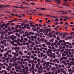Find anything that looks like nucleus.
Wrapping results in <instances>:
<instances>
[{
    "label": "nucleus",
    "instance_id": "f257e3e1",
    "mask_svg": "<svg viewBox=\"0 0 74 74\" xmlns=\"http://www.w3.org/2000/svg\"><path fill=\"white\" fill-rule=\"evenodd\" d=\"M12 59L13 60V62H16V60H18V59L16 58V55H15L12 58Z\"/></svg>",
    "mask_w": 74,
    "mask_h": 74
},
{
    "label": "nucleus",
    "instance_id": "f03ea898",
    "mask_svg": "<svg viewBox=\"0 0 74 74\" xmlns=\"http://www.w3.org/2000/svg\"><path fill=\"white\" fill-rule=\"evenodd\" d=\"M67 56L68 58H73V55L71 54V52H69V55H68Z\"/></svg>",
    "mask_w": 74,
    "mask_h": 74
},
{
    "label": "nucleus",
    "instance_id": "7ed1b4c3",
    "mask_svg": "<svg viewBox=\"0 0 74 74\" xmlns=\"http://www.w3.org/2000/svg\"><path fill=\"white\" fill-rule=\"evenodd\" d=\"M10 7L9 5H7L6 6H3V5H1L0 8H4V7Z\"/></svg>",
    "mask_w": 74,
    "mask_h": 74
},
{
    "label": "nucleus",
    "instance_id": "20e7f679",
    "mask_svg": "<svg viewBox=\"0 0 74 74\" xmlns=\"http://www.w3.org/2000/svg\"><path fill=\"white\" fill-rule=\"evenodd\" d=\"M46 45H48L50 46V45H51V42H47L46 43Z\"/></svg>",
    "mask_w": 74,
    "mask_h": 74
},
{
    "label": "nucleus",
    "instance_id": "39448f33",
    "mask_svg": "<svg viewBox=\"0 0 74 74\" xmlns=\"http://www.w3.org/2000/svg\"><path fill=\"white\" fill-rule=\"evenodd\" d=\"M64 19H69V18H71L72 19H74V18L73 17H67V16L66 18H63Z\"/></svg>",
    "mask_w": 74,
    "mask_h": 74
},
{
    "label": "nucleus",
    "instance_id": "423d86ee",
    "mask_svg": "<svg viewBox=\"0 0 74 74\" xmlns=\"http://www.w3.org/2000/svg\"><path fill=\"white\" fill-rule=\"evenodd\" d=\"M48 51L49 52V53H52V51H51V49H48Z\"/></svg>",
    "mask_w": 74,
    "mask_h": 74
},
{
    "label": "nucleus",
    "instance_id": "0eeeda50",
    "mask_svg": "<svg viewBox=\"0 0 74 74\" xmlns=\"http://www.w3.org/2000/svg\"><path fill=\"white\" fill-rule=\"evenodd\" d=\"M62 58L63 59H65V60H66V59H67V57H64V56H63L62 57Z\"/></svg>",
    "mask_w": 74,
    "mask_h": 74
},
{
    "label": "nucleus",
    "instance_id": "6e6552de",
    "mask_svg": "<svg viewBox=\"0 0 74 74\" xmlns=\"http://www.w3.org/2000/svg\"><path fill=\"white\" fill-rule=\"evenodd\" d=\"M45 30H47V31H49V33H50V32H51V31H50V30H51V29H45Z\"/></svg>",
    "mask_w": 74,
    "mask_h": 74
},
{
    "label": "nucleus",
    "instance_id": "1a4fd4ad",
    "mask_svg": "<svg viewBox=\"0 0 74 74\" xmlns=\"http://www.w3.org/2000/svg\"><path fill=\"white\" fill-rule=\"evenodd\" d=\"M11 21H8V22H9L10 23H12V22H14V20H11Z\"/></svg>",
    "mask_w": 74,
    "mask_h": 74
},
{
    "label": "nucleus",
    "instance_id": "9d476101",
    "mask_svg": "<svg viewBox=\"0 0 74 74\" xmlns=\"http://www.w3.org/2000/svg\"><path fill=\"white\" fill-rule=\"evenodd\" d=\"M25 58H30V55L29 56H28L27 55H26L25 56Z\"/></svg>",
    "mask_w": 74,
    "mask_h": 74
},
{
    "label": "nucleus",
    "instance_id": "9b49d317",
    "mask_svg": "<svg viewBox=\"0 0 74 74\" xmlns=\"http://www.w3.org/2000/svg\"><path fill=\"white\" fill-rule=\"evenodd\" d=\"M56 1H58L57 3L58 4H59V3H60V1L59 0H56Z\"/></svg>",
    "mask_w": 74,
    "mask_h": 74
},
{
    "label": "nucleus",
    "instance_id": "f8f14e48",
    "mask_svg": "<svg viewBox=\"0 0 74 74\" xmlns=\"http://www.w3.org/2000/svg\"><path fill=\"white\" fill-rule=\"evenodd\" d=\"M16 36H18V37H20V35L19 34H18V33H16Z\"/></svg>",
    "mask_w": 74,
    "mask_h": 74
},
{
    "label": "nucleus",
    "instance_id": "ddd939ff",
    "mask_svg": "<svg viewBox=\"0 0 74 74\" xmlns=\"http://www.w3.org/2000/svg\"><path fill=\"white\" fill-rule=\"evenodd\" d=\"M50 64V62H48L46 64V66H49V64Z\"/></svg>",
    "mask_w": 74,
    "mask_h": 74
},
{
    "label": "nucleus",
    "instance_id": "4468645a",
    "mask_svg": "<svg viewBox=\"0 0 74 74\" xmlns=\"http://www.w3.org/2000/svg\"><path fill=\"white\" fill-rule=\"evenodd\" d=\"M59 12H64L65 13H67V12H64V11H59Z\"/></svg>",
    "mask_w": 74,
    "mask_h": 74
},
{
    "label": "nucleus",
    "instance_id": "2eb2a0df",
    "mask_svg": "<svg viewBox=\"0 0 74 74\" xmlns=\"http://www.w3.org/2000/svg\"><path fill=\"white\" fill-rule=\"evenodd\" d=\"M18 32H19L20 34H22V32H21V29H19L18 30Z\"/></svg>",
    "mask_w": 74,
    "mask_h": 74
},
{
    "label": "nucleus",
    "instance_id": "dca6fc26",
    "mask_svg": "<svg viewBox=\"0 0 74 74\" xmlns=\"http://www.w3.org/2000/svg\"><path fill=\"white\" fill-rule=\"evenodd\" d=\"M60 18L62 17V18H66L67 16H60Z\"/></svg>",
    "mask_w": 74,
    "mask_h": 74
},
{
    "label": "nucleus",
    "instance_id": "f3484780",
    "mask_svg": "<svg viewBox=\"0 0 74 74\" xmlns=\"http://www.w3.org/2000/svg\"><path fill=\"white\" fill-rule=\"evenodd\" d=\"M19 54H20V55H23V54H22V51H20L19 52Z\"/></svg>",
    "mask_w": 74,
    "mask_h": 74
},
{
    "label": "nucleus",
    "instance_id": "a211bd4d",
    "mask_svg": "<svg viewBox=\"0 0 74 74\" xmlns=\"http://www.w3.org/2000/svg\"><path fill=\"white\" fill-rule=\"evenodd\" d=\"M60 37H57V40L58 41H59L60 40Z\"/></svg>",
    "mask_w": 74,
    "mask_h": 74
},
{
    "label": "nucleus",
    "instance_id": "6ab92c4d",
    "mask_svg": "<svg viewBox=\"0 0 74 74\" xmlns=\"http://www.w3.org/2000/svg\"><path fill=\"white\" fill-rule=\"evenodd\" d=\"M5 25H7V24H3L2 25V26L3 27V26H5Z\"/></svg>",
    "mask_w": 74,
    "mask_h": 74
},
{
    "label": "nucleus",
    "instance_id": "aec40b11",
    "mask_svg": "<svg viewBox=\"0 0 74 74\" xmlns=\"http://www.w3.org/2000/svg\"><path fill=\"white\" fill-rule=\"evenodd\" d=\"M6 69L7 70H8V71H10V70H11V68H7Z\"/></svg>",
    "mask_w": 74,
    "mask_h": 74
},
{
    "label": "nucleus",
    "instance_id": "412c9836",
    "mask_svg": "<svg viewBox=\"0 0 74 74\" xmlns=\"http://www.w3.org/2000/svg\"><path fill=\"white\" fill-rule=\"evenodd\" d=\"M59 33V32H57L56 33V35H58Z\"/></svg>",
    "mask_w": 74,
    "mask_h": 74
},
{
    "label": "nucleus",
    "instance_id": "4be33fe9",
    "mask_svg": "<svg viewBox=\"0 0 74 74\" xmlns=\"http://www.w3.org/2000/svg\"><path fill=\"white\" fill-rule=\"evenodd\" d=\"M8 56H9V57H12V56H13L11 54H9L8 55Z\"/></svg>",
    "mask_w": 74,
    "mask_h": 74
},
{
    "label": "nucleus",
    "instance_id": "5701e85b",
    "mask_svg": "<svg viewBox=\"0 0 74 74\" xmlns=\"http://www.w3.org/2000/svg\"><path fill=\"white\" fill-rule=\"evenodd\" d=\"M28 66L29 67H32V65H31V64H28Z\"/></svg>",
    "mask_w": 74,
    "mask_h": 74
},
{
    "label": "nucleus",
    "instance_id": "b1692460",
    "mask_svg": "<svg viewBox=\"0 0 74 74\" xmlns=\"http://www.w3.org/2000/svg\"><path fill=\"white\" fill-rule=\"evenodd\" d=\"M17 66H18V64L15 63V67H17Z\"/></svg>",
    "mask_w": 74,
    "mask_h": 74
},
{
    "label": "nucleus",
    "instance_id": "393cba45",
    "mask_svg": "<svg viewBox=\"0 0 74 74\" xmlns=\"http://www.w3.org/2000/svg\"><path fill=\"white\" fill-rule=\"evenodd\" d=\"M44 38H42V39H40V41H44Z\"/></svg>",
    "mask_w": 74,
    "mask_h": 74
},
{
    "label": "nucleus",
    "instance_id": "a878e982",
    "mask_svg": "<svg viewBox=\"0 0 74 74\" xmlns=\"http://www.w3.org/2000/svg\"><path fill=\"white\" fill-rule=\"evenodd\" d=\"M48 36H49V37H53V35H48Z\"/></svg>",
    "mask_w": 74,
    "mask_h": 74
},
{
    "label": "nucleus",
    "instance_id": "bb28decb",
    "mask_svg": "<svg viewBox=\"0 0 74 74\" xmlns=\"http://www.w3.org/2000/svg\"><path fill=\"white\" fill-rule=\"evenodd\" d=\"M68 71H69V72H73V71L72 70H70L69 69L68 70Z\"/></svg>",
    "mask_w": 74,
    "mask_h": 74
},
{
    "label": "nucleus",
    "instance_id": "cd10ccee",
    "mask_svg": "<svg viewBox=\"0 0 74 74\" xmlns=\"http://www.w3.org/2000/svg\"><path fill=\"white\" fill-rule=\"evenodd\" d=\"M15 55H16L17 56H19V53H16V54H15Z\"/></svg>",
    "mask_w": 74,
    "mask_h": 74
},
{
    "label": "nucleus",
    "instance_id": "c85d7f7f",
    "mask_svg": "<svg viewBox=\"0 0 74 74\" xmlns=\"http://www.w3.org/2000/svg\"><path fill=\"white\" fill-rule=\"evenodd\" d=\"M12 40H14V35H12Z\"/></svg>",
    "mask_w": 74,
    "mask_h": 74
},
{
    "label": "nucleus",
    "instance_id": "c756f323",
    "mask_svg": "<svg viewBox=\"0 0 74 74\" xmlns=\"http://www.w3.org/2000/svg\"><path fill=\"white\" fill-rule=\"evenodd\" d=\"M59 21V19L58 18H56L55 19V22H57V21Z\"/></svg>",
    "mask_w": 74,
    "mask_h": 74
},
{
    "label": "nucleus",
    "instance_id": "7c9ffc66",
    "mask_svg": "<svg viewBox=\"0 0 74 74\" xmlns=\"http://www.w3.org/2000/svg\"><path fill=\"white\" fill-rule=\"evenodd\" d=\"M53 18H59L58 17H56L55 16H53Z\"/></svg>",
    "mask_w": 74,
    "mask_h": 74
},
{
    "label": "nucleus",
    "instance_id": "2f4dec72",
    "mask_svg": "<svg viewBox=\"0 0 74 74\" xmlns=\"http://www.w3.org/2000/svg\"><path fill=\"white\" fill-rule=\"evenodd\" d=\"M46 16H50V17H51L52 18H53V16L51 15H46Z\"/></svg>",
    "mask_w": 74,
    "mask_h": 74
},
{
    "label": "nucleus",
    "instance_id": "473e14b6",
    "mask_svg": "<svg viewBox=\"0 0 74 74\" xmlns=\"http://www.w3.org/2000/svg\"><path fill=\"white\" fill-rule=\"evenodd\" d=\"M31 54V53H30L28 52L27 53V55H30Z\"/></svg>",
    "mask_w": 74,
    "mask_h": 74
},
{
    "label": "nucleus",
    "instance_id": "72a5a7b5",
    "mask_svg": "<svg viewBox=\"0 0 74 74\" xmlns=\"http://www.w3.org/2000/svg\"><path fill=\"white\" fill-rule=\"evenodd\" d=\"M12 54H13V55H15L16 54V53H15V52H12Z\"/></svg>",
    "mask_w": 74,
    "mask_h": 74
},
{
    "label": "nucleus",
    "instance_id": "f704fd0d",
    "mask_svg": "<svg viewBox=\"0 0 74 74\" xmlns=\"http://www.w3.org/2000/svg\"><path fill=\"white\" fill-rule=\"evenodd\" d=\"M7 71L6 70H4V72L5 74H7V72H6Z\"/></svg>",
    "mask_w": 74,
    "mask_h": 74
},
{
    "label": "nucleus",
    "instance_id": "c9c22d12",
    "mask_svg": "<svg viewBox=\"0 0 74 74\" xmlns=\"http://www.w3.org/2000/svg\"><path fill=\"white\" fill-rule=\"evenodd\" d=\"M37 36L35 35L34 37V39H36V38H37Z\"/></svg>",
    "mask_w": 74,
    "mask_h": 74
},
{
    "label": "nucleus",
    "instance_id": "e433bc0d",
    "mask_svg": "<svg viewBox=\"0 0 74 74\" xmlns=\"http://www.w3.org/2000/svg\"><path fill=\"white\" fill-rule=\"evenodd\" d=\"M35 34L37 36H39V35H40V34H39V33H35Z\"/></svg>",
    "mask_w": 74,
    "mask_h": 74
},
{
    "label": "nucleus",
    "instance_id": "4c0bfd02",
    "mask_svg": "<svg viewBox=\"0 0 74 74\" xmlns=\"http://www.w3.org/2000/svg\"><path fill=\"white\" fill-rule=\"evenodd\" d=\"M55 50H53V52H55V51H57V49H55Z\"/></svg>",
    "mask_w": 74,
    "mask_h": 74
},
{
    "label": "nucleus",
    "instance_id": "58836bf2",
    "mask_svg": "<svg viewBox=\"0 0 74 74\" xmlns=\"http://www.w3.org/2000/svg\"><path fill=\"white\" fill-rule=\"evenodd\" d=\"M4 72V70H2L1 72V73H3V72Z\"/></svg>",
    "mask_w": 74,
    "mask_h": 74
},
{
    "label": "nucleus",
    "instance_id": "ea45409f",
    "mask_svg": "<svg viewBox=\"0 0 74 74\" xmlns=\"http://www.w3.org/2000/svg\"><path fill=\"white\" fill-rule=\"evenodd\" d=\"M28 42L29 43V44H32V42L30 40H28Z\"/></svg>",
    "mask_w": 74,
    "mask_h": 74
},
{
    "label": "nucleus",
    "instance_id": "a19ab883",
    "mask_svg": "<svg viewBox=\"0 0 74 74\" xmlns=\"http://www.w3.org/2000/svg\"><path fill=\"white\" fill-rule=\"evenodd\" d=\"M55 60L56 61V62H58V60H59V59H55Z\"/></svg>",
    "mask_w": 74,
    "mask_h": 74
},
{
    "label": "nucleus",
    "instance_id": "79ce46f5",
    "mask_svg": "<svg viewBox=\"0 0 74 74\" xmlns=\"http://www.w3.org/2000/svg\"><path fill=\"white\" fill-rule=\"evenodd\" d=\"M62 56H66V54L64 53H62Z\"/></svg>",
    "mask_w": 74,
    "mask_h": 74
},
{
    "label": "nucleus",
    "instance_id": "37998d69",
    "mask_svg": "<svg viewBox=\"0 0 74 74\" xmlns=\"http://www.w3.org/2000/svg\"><path fill=\"white\" fill-rule=\"evenodd\" d=\"M24 53H27V51L26 50L24 51Z\"/></svg>",
    "mask_w": 74,
    "mask_h": 74
},
{
    "label": "nucleus",
    "instance_id": "c03bdc74",
    "mask_svg": "<svg viewBox=\"0 0 74 74\" xmlns=\"http://www.w3.org/2000/svg\"><path fill=\"white\" fill-rule=\"evenodd\" d=\"M39 31L40 32H42V30L41 29H40Z\"/></svg>",
    "mask_w": 74,
    "mask_h": 74
},
{
    "label": "nucleus",
    "instance_id": "a18cd8bd",
    "mask_svg": "<svg viewBox=\"0 0 74 74\" xmlns=\"http://www.w3.org/2000/svg\"><path fill=\"white\" fill-rule=\"evenodd\" d=\"M64 49H62V50H61V52H63V51H64Z\"/></svg>",
    "mask_w": 74,
    "mask_h": 74
},
{
    "label": "nucleus",
    "instance_id": "49530a36",
    "mask_svg": "<svg viewBox=\"0 0 74 74\" xmlns=\"http://www.w3.org/2000/svg\"><path fill=\"white\" fill-rule=\"evenodd\" d=\"M41 9L42 10H45V8H41Z\"/></svg>",
    "mask_w": 74,
    "mask_h": 74
},
{
    "label": "nucleus",
    "instance_id": "de8ad7c7",
    "mask_svg": "<svg viewBox=\"0 0 74 74\" xmlns=\"http://www.w3.org/2000/svg\"><path fill=\"white\" fill-rule=\"evenodd\" d=\"M11 25L12 26H14L15 25V24L14 23H12L11 24Z\"/></svg>",
    "mask_w": 74,
    "mask_h": 74
},
{
    "label": "nucleus",
    "instance_id": "09e8293b",
    "mask_svg": "<svg viewBox=\"0 0 74 74\" xmlns=\"http://www.w3.org/2000/svg\"><path fill=\"white\" fill-rule=\"evenodd\" d=\"M5 34V32H4V31H3L2 32V34Z\"/></svg>",
    "mask_w": 74,
    "mask_h": 74
},
{
    "label": "nucleus",
    "instance_id": "8fccbe9b",
    "mask_svg": "<svg viewBox=\"0 0 74 74\" xmlns=\"http://www.w3.org/2000/svg\"><path fill=\"white\" fill-rule=\"evenodd\" d=\"M34 60H37V58L35 57V58H34Z\"/></svg>",
    "mask_w": 74,
    "mask_h": 74
},
{
    "label": "nucleus",
    "instance_id": "3c124183",
    "mask_svg": "<svg viewBox=\"0 0 74 74\" xmlns=\"http://www.w3.org/2000/svg\"><path fill=\"white\" fill-rule=\"evenodd\" d=\"M32 29L33 30V31H35V29L34 28H32Z\"/></svg>",
    "mask_w": 74,
    "mask_h": 74
},
{
    "label": "nucleus",
    "instance_id": "603ef678",
    "mask_svg": "<svg viewBox=\"0 0 74 74\" xmlns=\"http://www.w3.org/2000/svg\"><path fill=\"white\" fill-rule=\"evenodd\" d=\"M48 48H50V49H52V47H51V46H48Z\"/></svg>",
    "mask_w": 74,
    "mask_h": 74
},
{
    "label": "nucleus",
    "instance_id": "864d4df0",
    "mask_svg": "<svg viewBox=\"0 0 74 74\" xmlns=\"http://www.w3.org/2000/svg\"><path fill=\"white\" fill-rule=\"evenodd\" d=\"M46 53L47 54H49V51H47Z\"/></svg>",
    "mask_w": 74,
    "mask_h": 74
},
{
    "label": "nucleus",
    "instance_id": "5fc2aeb1",
    "mask_svg": "<svg viewBox=\"0 0 74 74\" xmlns=\"http://www.w3.org/2000/svg\"><path fill=\"white\" fill-rule=\"evenodd\" d=\"M58 67H59L60 68H61V67H62V65H59L58 66Z\"/></svg>",
    "mask_w": 74,
    "mask_h": 74
},
{
    "label": "nucleus",
    "instance_id": "6e6d98bb",
    "mask_svg": "<svg viewBox=\"0 0 74 74\" xmlns=\"http://www.w3.org/2000/svg\"><path fill=\"white\" fill-rule=\"evenodd\" d=\"M23 4H27V2H24L23 3Z\"/></svg>",
    "mask_w": 74,
    "mask_h": 74
},
{
    "label": "nucleus",
    "instance_id": "4d7b16f0",
    "mask_svg": "<svg viewBox=\"0 0 74 74\" xmlns=\"http://www.w3.org/2000/svg\"><path fill=\"white\" fill-rule=\"evenodd\" d=\"M38 62H40V60H41V59H38L37 60Z\"/></svg>",
    "mask_w": 74,
    "mask_h": 74
},
{
    "label": "nucleus",
    "instance_id": "13d9d810",
    "mask_svg": "<svg viewBox=\"0 0 74 74\" xmlns=\"http://www.w3.org/2000/svg\"><path fill=\"white\" fill-rule=\"evenodd\" d=\"M72 69H73V71H74V67L73 66L72 67Z\"/></svg>",
    "mask_w": 74,
    "mask_h": 74
},
{
    "label": "nucleus",
    "instance_id": "bf43d9fd",
    "mask_svg": "<svg viewBox=\"0 0 74 74\" xmlns=\"http://www.w3.org/2000/svg\"><path fill=\"white\" fill-rule=\"evenodd\" d=\"M10 43L11 44H14V41H12L10 42Z\"/></svg>",
    "mask_w": 74,
    "mask_h": 74
},
{
    "label": "nucleus",
    "instance_id": "052dcab7",
    "mask_svg": "<svg viewBox=\"0 0 74 74\" xmlns=\"http://www.w3.org/2000/svg\"><path fill=\"white\" fill-rule=\"evenodd\" d=\"M60 21H63V18H60Z\"/></svg>",
    "mask_w": 74,
    "mask_h": 74
},
{
    "label": "nucleus",
    "instance_id": "680f3d73",
    "mask_svg": "<svg viewBox=\"0 0 74 74\" xmlns=\"http://www.w3.org/2000/svg\"><path fill=\"white\" fill-rule=\"evenodd\" d=\"M39 21L40 22V23H41L42 22V20H39Z\"/></svg>",
    "mask_w": 74,
    "mask_h": 74
},
{
    "label": "nucleus",
    "instance_id": "e2e57ef3",
    "mask_svg": "<svg viewBox=\"0 0 74 74\" xmlns=\"http://www.w3.org/2000/svg\"><path fill=\"white\" fill-rule=\"evenodd\" d=\"M11 15H12V16H15V14H11Z\"/></svg>",
    "mask_w": 74,
    "mask_h": 74
},
{
    "label": "nucleus",
    "instance_id": "0e129e2a",
    "mask_svg": "<svg viewBox=\"0 0 74 74\" xmlns=\"http://www.w3.org/2000/svg\"><path fill=\"white\" fill-rule=\"evenodd\" d=\"M27 28L28 29H30V27H27Z\"/></svg>",
    "mask_w": 74,
    "mask_h": 74
},
{
    "label": "nucleus",
    "instance_id": "69168bd1",
    "mask_svg": "<svg viewBox=\"0 0 74 74\" xmlns=\"http://www.w3.org/2000/svg\"><path fill=\"white\" fill-rule=\"evenodd\" d=\"M50 64H51V65H54V64L52 62L50 63Z\"/></svg>",
    "mask_w": 74,
    "mask_h": 74
},
{
    "label": "nucleus",
    "instance_id": "338daca9",
    "mask_svg": "<svg viewBox=\"0 0 74 74\" xmlns=\"http://www.w3.org/2000/svg\"><path fill=\"white\" fill-rule=\"evenodd\" d=\"M13 45H14V46H17V44H15Z\"/></svg>",
    "mask_w": 74,
    "mask_h": 74
},
{
    "label": "nucleus",
    "instance_id": "774afa93",
    "mask_svg": "<svg viewBox=\"0 0 74 74\" xmlns=\"http://www.w3.org/2000/svg\"><path fill=\"white\" fill-rule=\"evenodd\" d=\"M51 46H52L53 47V46H54V44L53 43L51 44Z\"/></svg>",
    "mask_w": 74,
    "mask_h": 74
}]
</instances>
